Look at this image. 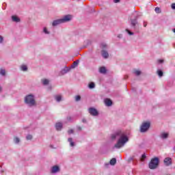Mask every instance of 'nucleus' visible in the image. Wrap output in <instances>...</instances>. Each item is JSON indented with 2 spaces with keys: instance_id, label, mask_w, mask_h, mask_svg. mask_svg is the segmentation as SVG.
Returning a JSON list of instances; mask_svg holds the SVG:
<instances>
[{
  "instance_id": "6e6552de",
  "label": "nucleus",
  "mask_w": 175,
  "mask_h": 175,
  "mask_svg": "<svg viewBox=\"0 0 175 175\" xmlns=\"http://www.w3.org/2000/svg\"><path fill=\"white\" fill-rule=\"evenodd\" d=\"M104 103L105 106L109 107L110 106H111V105H113V101H111V100H110L109 98H105L104 100Z\"/></svg>"
},
{
  "instance_id": "c9c22d12",
  "label": "nucleus",
  "mask_w": 175,
  "mask_h": 175,
  "mask_svg": "<svg viewBox=\"0 0 175 175\" xmlns=\"http://www.w3.org/2000/svg\"><path fill=\"white\" fill-rule=\"evenodd\" d=\"M171 8H172V9H173L174 10H175V3H172V4L171 5Z\"/></svg>"
},
{
  "instance_id": "4be33fe9",
  "label": "nucleus",
  "mask_w": 175,
  "mask_h": 175,
  "mask_svg": "<svg viewBox=\"0 0 175 175\" xmlns=\"http://www.w3.org/2000/svg\"><path fill=\"white\" fill-rule=\"evenodd\" d=\"M109 163L112 166H114V165H116V163H117V159H116V158H113L112 159H111Z\"/></svg>"
},
{
  "instance_id": "ddd939ff",
  "label": "nucleus",
  "mask_w": 175,
  "mask_h": 175,
  "mask_svg": "<svg viewBox=\"0 0 175 175\" xmlns=\"http://www.w3.org/2000/svg\"><path fill=\"white\" fill-rule=\"evenodd\" d=\"M137 20L136 19H132L131 22V25L134 28V29H136V25H138Z\"/></svg>"
},
{
  "instance_id": "a878e982",
  "label": "nucleus",
  "mask_w": 175,
  "mask_h": 175,
  "mask_svg": "<svg viewBox=\"0 0 175 175\" xmlns=\"http://www.w3.org/2000/svg\"><path fill=\"white\" fill-rule=\"evenodd\" d=\"M14 142L16 143V144H18L20 143V138L15 137L14 138Z\"/></svg>"
},
{
  "instance_id": "dca6fc26",
  "label": "nucleus",
  "mask_w": 175,
  "mask_h": 175,
  "mask_svg": "<svg viewBox=\"0 0 175 175\" xmlns=\"http://www.w3.org/2000/svg\"><path fill=\"white\" fill-rule=\"evenodd\" d=\"M12 20L14 21V23H20V21H21L20 18L16 15L12 16Z\"/></svg>"
},
{
  "instance_id": "7ed1b4c3",
  "label": "nucleus",
  "mask_w": 175,
  "mask_h": 175,
  "mask_svg": "<svg viewBox=\"0 0 175 175\" xmlns=\"http://www.w3.org/2000/svg\"><path fill=\"white\" fill-rule=\"evenodd\" d=\"M25 103L29 107H34L36 106V100H35V95L28 94L25 97Z\"/></svg>"
},
{
  "instance_id": "cd10ccee",
  "label": "nucleus",
  "mask_w": 175,
  "mask_h": 175,
  "mask_svg": "<svg viewBox=\"0 0 175 175\" xmlns=\"http://www.w3.org/2000/svg\"><path fill=\"white\" fill-rule=\"evenodd\" d=\"M89 88L90 90H92V88H95V83L94 82H92L89 84Z\"/></svg>"
},
{
  "instance_id": "393cba45",
  "label": "nucleus",
  "mask_w": 175,
  "mask_h": 175,
  "mask_svg": "<svg viewBox=\"0 0 175 175\" xmlns=\"http://www.w3.org/2000/svg\"><path fill=\"white\" fill-rule=\"evenodd\" d=\"M100 73H106V68L105 67H101L99 69Z\"/></svg>"
},
{
  "instance_id": "f03ea898",
  "label": "nucleus",
  "mask_w": 175,
  "mask_h": 175,
  "mask_svg": "<svg viewBox=\"0 0 175 175\" xmlns=\"http://www.w3.org/2000/svg\"><path fill=\"white\" fill-rule=\"evenodd\" d=\"M73 18V16L70 14H67L64 16L62 18L56 19L53 21L52 26L57 27V25H59V24H65V23H69L72 21Z\"/></svg>"
},
{
  "instance_id": "c85d7f7f",
  "label": "nucleus",
  "mask_w": 175,
  "mask_h": 175,
  "mask_svg": "<svg viewBox=\"0 0 175 175\" xmlns=\"http://www.w3.org/2000/svg\"><path fill=\"white\" fill-rule=\"evenodd\" d=\"M126 32H127V33L130 36H132L134 35L133 32L129 31V29H126Z\"/></svg>"
},
{
  "instance_id": "4468645a",
  "label": "nucleus",
  "mask_w": 175,
  "mask_h": 175,
  "mask_svg": "<svg viewBox=\"0 0 175 175\" xmlns=\"http://www.w3.org/2000/svg\"><path fill=\"white\" fill-rule=\"evenodd\" d=\"M20 69L22 72H28V66L26 64H22L20 66Z\"/></svg>"
},
{
  "instance_id": "f3484780",
  "label": "nucleus",
  "mask_w": 175,
  "mask_h": 175,
  "mask_svg": "<svg viewBox=\"0 0 175 175\" xmlns=\"http://www.w3.org/2000/svg\"><path fill=\"white\" fill-rule=\"evenodd\" d=\"M0 76L5 77L6 76V70L3 68H0Z\"/></svg>"
},
{
  "instance_id": "423d86ee",
  "label": "nucleus",
  "mask_w": 175,
  "mask_h": 175,
  "mask_svg": "<svg viewBox=\"0 0 175 175\" xmlns=\"http://www.w3.org/2000/svg\"><path fill=\"white\" fill-rule=\"evenodd\" d=\"M159 163V159L157 157L152 159L149 163V167L150 169H157Z\"/></svg>"
},
{
  "instance_id": "7c9ffc66",
  "label": "nucleus",
  "mask_w": 175,
  "mask_h": 175,
  "mask_svg": "<svg viewBox=\"0 0 175 175\" xmlns=\"http://www.w3.org/2000/svg\"><path fill=\"white\" fill-rule=\"evenodd\" d=\"M81 99V96H75V100L76 102H79V100H80Z\"/></svg>"
},
{
  "instance_id": "0eeeda50",
  "label": "nucleus",
  "mask_w": 175,
  "mask_h": 175,
  "mask_svg": "<svg viewBox=\"0 0 175 175\" xmlns=\"http://www.w3.org/2000/svg\"><path fill=\"white\" fill-rule=\"evenodd\" d=\"M89 113L91 114V116H94V117H96V116L99 114L98 110H96L95 108H90Z\"/></svg>"
},
{
  "instance_id": "aec40b11",
  "label": "nucleus",
  "mask_w": 175,
  "mask_h": 175,
  "mask_svg": "<svg viewBox=\"0 0 175 175\" xmlns=\"http://www.w3.org/2000/svg\"><path fill=\"white\" fill-rule=\"evenodd\" d=\"M42 32L45 33V35H50V31H49V29L46 27H43Z\"/></svg>"
},
{
  "instance_id": "6ab92c4d",
  "label": "nucleus",
  "mask_w": 175,
  "mask_h": 175,
  "mask_svg": "<svg viewBox=\"0 0 175 175\" xmlns=\"http://www.w3.org/2000/svg\"><path fill=\"white\" fill-rule=\"evenodd\" d=\"M55 99L57 102H61L62 100V95H56L55 96Z\"/></svg>"
},
{
  "instance_id": "5701e85b",
  "label": "nucleus",
  "mask_w": 175,
  "mask_h": 175,
  "mask_svg": "<svg viewBox=\"0 0 175 175\" xmlns=\"http://www.w3.org/2000/svg\"><path fill=\"white\" fill-rule=\"evenodd\" d=\"M133 73L135 75V76H140V75H142V71L139 70H134Z\"/></svg>"
},
{
  "instance_id": "72a5a7b5",
  "label": "nucleus",
  "mask_w": 175,
  "mask_h": 175,
  "mask_svg": "<svg viewBox=\"0 0 175 175\" xmlns=\"http://www.w3.org/2000/svg\"><path fill=\"white\" fill-rule=\"evenodd\" d=\"M68 135H72V133H74L73 129L68 130Z\"/></svg>"
},
{
  "instance_id": "b1692460",
  "label": "nucleus",
  "mask_w": 175,
  "mask_h": 175,
  "mask_svg": "<svg viewBox=\"0 0 175 175\" xmlns=\"http://www.w3.org/2000/svg\"><path fill=\"white\" fill-rule=\"evenodd\" d=\"M78 65H79V60L74 62L73 64L71 66L72 69H75V68H76V66H77Z\"/></svg>"
},
{
  "instance_id": "39448f33",
  "label": "nucleus",
  "mask_w": 175,
  "mask_h": 175,
  "mask_svg": "<svg viewBox=\"0 0 175 175\" xmlns=\"http://www.w3.org/2000/svg\"><path fill=\"white\" fill-rule=\"evenodd\" d=\"M100 48L103 49L101 51V54L103 58H109V53L106 51V49H107V44H106V43H102L100 44Z\"/></svg>"
},
{
  "instance_id": "1a4fd4ad",
  "label": "nucleus",
  "mask_w": 175,
  "mask_h": 175,
  "mask_svg": "<svg viewBox=\"0 0 175 175\" xmlns=\"http://www.w3.org/2000/svg\"><path fill=\"white\" fill-rule=\"evenodd\" d=\"M164 163L165 166H170L172 165V159L167 157L164 159Z\"/></svg>"
},
{
  "instance_id": "473e14b6",
  "label": "nucleus",
  "mask_w": 175,
  "mask_h": 175,
  "mask_svg": "<svg viewBox=\"0 0 175 175\" xmlns=\"http://www.w3.org/2000/svg\"><path fill=\"white\" fill-rule=\"evenodd\" d=\"M4 38L3 36H0V44H2L3 43Z\"/></svg>"
},
{
  "instance_id": "f8f14e48",
  "label": "nucleus",
  "mask_w": 175,
  "mask_h": 175,
  "mask_svg": "<svg viewBox=\"0 0 175 175\" xmlns=\"http://www.w3.org/2000/svg\"><path fill=\"white\" fill-rule=\"evenodd\" d=\"M68 72H70V68L65 67L63 70H61L60 75H66Z\"/></svg>"
},
{
  "instance_id": "bb28decb",
  "label": "nucleus",
  "mask_w": 175,
  "mask_h": 175,
  "mask_svg": "<svg viewBox=\"0 0 175 175\" xmlns=\"http://www.w3.org/2000/svg\"><path fill=\"white\" fill-rule=\"evenodd\" d=\"M157 75L160 77H162V76H163V72L162 70H157Z\"/></svg>"
},
{
  "instance_id": "a19ab883",
  "label": "nucleus",
  "mask_w": 175,
  "mask_h": 175,
  "mask_svg": "<svg viewBox=\"0 0 175 175\" xmlns=\"http://www.w3.org/2000/svg\"><path fill=\"white\" fill-rule=\"evenodd\" d=\"M118 37L122 38V35L120 34Z\"/></svg>"
},
{
  "instance_id": "37998d69",
  "label": "nucleus",
  "mask_w": 175,
  "mask_h": 175,
  "mask_svg": "<svg viewBox=\"0 0 175 175\" xmlns=\"http://www.w3.org/2000/svg\"><path fill=\"white\" fill-rule=\"evenodd\" d=\"M2 91V88L0 87V92Z\"/></svg>"
},
{
  "instance_id": "f704fd0d",
  "label": "nucleus",
  "mask_w": 175,
  "mask_h": 175,
  "mask_svg": "<svg viewBox=\"0 0 175 175\" xmlns=\"http://www.w3.org/2000/svg\"><path fill=\"white\" fill-rule=\"evenodd\" d=\"M146 159V154H144L142 155V158H141V161H144V159Z\"/></svg>"
},
{
  "instance_id": "f257e3e1",
  "label": "nucleus",
  "mask_w": 175,
  "mask_h": 175,
  "mask_svg": "<svg viewBox=\"0 0 175 175\" xmlns=\"http://www.w3.org/2000/svg\"><path fill=\"white\" fill-rule=\"evenodd\" d=\"M111 140H116L118 139L117 143L114 145L113 148H122L128 142H129V137L125 131L122 130H118L113 133L111 135Z\"/></svg>"
},
{
  "instance_id": "4c0bfd02",
  "label": "nucleus",
  "mask_w": 175,
  "mask_h": 175,
  "mask_svg": "<svg viewBox=\"0 0 175 175\" xmlns=\"http://www.w3.org/2000/svg\"><path fill=\"white\" fill-rule=\"evenodd\" d=\"M82 122L85 124V122H87V120H85V118L82 119Z\"/></svg>"
},
{
  "instance_id": "79ce46f5",
  "label": "nucleus",
  "mask_w": 175,
  "mask_h": 175,
  "mask_svg": "<svg viewBox=\"0 0 175 175\" xmlns=\"http://www.w3.org/2000/svg\"><path fill=\"white\" fill-rule=\"evenodd\" d=\"M172 31L175 33V29H172Z\"/></svg>"
},
{
  "instance_id": "e433bc0d",
  "label": "nucleus",
  "mask_w": 175,
  "mask_h": 175,
  "mask_svg": "<svg viewBox=\"0 0 175 175\" xmlns=\"http://www.w3.org/2000/svg\"><path fill=\"white\" fill-rule=\"evenodd\" d=\"M158 62H159V64H163V59H159Z\"/></svg>"
},
{
  "instance_id": "ea45409f",
  "label": "nucleus",
  "mask_w": 175,
  "mask_h": 175,
  "mask_svg": "<svg viewBox=\"0 0 175 175\" xmlns=\"http://www.w3.org/2000/svg\"><path fill=\"white\" fill-rule=\"evenodd\" d=\"M143 25H144V27H147V23L146 22H144Z\"/></svg>"
},
{
  "instance_id": "20e7f679",
  "label": "nucleus",
  "mask_w": 175,
  "mask_h": 175,
  "mask_svg": "<svg viewBox=\"0 0 175 175\" xmlns=\"http://www.w3.org/2000/svg\"><path fill=\"white\" fill-rule=\"evenodd\" d=\"M150 126H151V123L150 122H142L139 129L141 133H146V132L148 131V129H150Z\"/></svg>"
},
{
  "instance_id": "c756f323",
  "label": "nucleus",
  "mask_w": 175,
  "mask_h": 175,
  "mask_svg": "<svg viewBox=\"0 0 175 175\" xmlns=\"http://www.w3.org/2000/svg\"><path fill=\"white\" fill-rule=\"evenodd\" d=\"M32 139H33L32 135H27L26 136V139L27 140H32Z\"/></svg>"
},
{
  "instance_id": "58836bf2",
  "label": "nucleus",
  "mask_w": 175,
  "mask_h": 175,
  "mask_svg": "<svg viewBox=\"0 0 175 175\" xmlns=\"http://www.w3.org/2000/svg\"><path fill=\"white\" fill-rule=\"evenodd\" d=\"M113 2L115 3H118V2H120V0H113Z\"/></svg>"
},
{
  "instance_id": "9b49d317",
  "label": "nucleus",
  "mask_w": 175,
  "mask_h": 175,
  "mask_svg": "<svg viewBox=\"0 0 175 175\" xmlns=\"http://www.w3.org/2000/svg\"><path fill=\"white\" fill-rule=\"evenodd\" d=\"M160 137L163 140H165V139H167L169 137V133L163 132L160 134Z\"/></svg>"
},
{
  "instance_id": "2f4dec72",
  "label": "nucleus",
  "mask_w": 175,
  "mask_h": 175,
  "mask_svg": "<svg viewBox=\"0 0 175 175\" xmlns=\"http://www.w3.org/2000/svg\"><path fill=\"white\" fill-rule=\"evenodd\" d=\"M154 11L156 12V13H161V8H159V7H157L154 9Z\"/></svg>"
},
{
  "instance_id": "2eb2a0df",
  "label": "nucleus",
  "mask_w": 175,
  "mask_h": 175,
  "mask_svg": "<svg viewBox=\"0 0 175 175\" xmlns=\"http://www.w3.org/2000/svg\"><path fill=\"white\" fill-rule=\"evenodd\" d=\"M63 124L62 122H57L55 124L56 131H61L62 129Z\"/></svg>"
},
{
  "instance_id": "9d476101",
  "label": "nucleus",
  "mask_w": 175,
  "mask_h": 175,
  "mask_svg": "<svg viewBox=\"0 0 175 175\" xmlns=\"http://www.w3.org/2000/svg\"><path fill=\"white\" fill-rule=\"evenodd\" d=\"M58 172H59V167H58V165H54L53 167H52L51 170V173H58Z\"/></svg>"
},
{
  "instance_id": "412c9836",
  "label": "nucleus",
  "mask_w": 175,
  "mask_h": 175,
  "mask_svg": "<svg viewBox=\"0 0 175 175\" xmlns=\"http://www.w3.org/2000/svg\"><path fill=\"white\" fill-rule=\"evenodd\" d=\"M42 83L43 85H49L50 81L49 79H42Z\"/></svg>"
},
{
  "instance_id": "a211bd4d",
  "label": "nucleus",
  "mask_w": 175,
  "mask_h": 175,
  "mask_svg": "<svg viewBox=\"0 0 175 175\" xmlns=\"http://www.w3.org/2000/svg\"><path fill=\"white\" fill-rule=\"evenodd\" d=\"M68 142L70 143V147H75V146H76V144L75 143V142H73L72 138H68Z\"/></svg>"
}]
</instances>
